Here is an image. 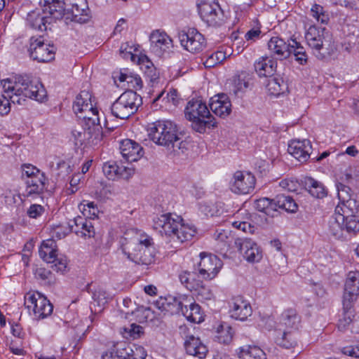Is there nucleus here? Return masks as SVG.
Wrapping results in <instances>:
<instances>
[{"label": "nucleus", "mask_w": 359, "mask_h": 359, "mask_svg": "<svg viewBox=\"0 0 359 359\" xmlns=\"http://www.w3.org/2000/svg\"><path fill=\"white\" fill-rule=\"evenodd\" d=\"M4 94H0V115L8 114L11 104L25 105L27 98L43 102L47 92L38 80L27 75H15L1 81Z\"/></svg>", "instance_id": "f257e3e1"}, {"label": "nucleus", "mask_w": 359, "mask_h": 359, "mask_svg": "<svg viewBox=\"0 0 359 359\" xmlns=\"http://www.w3.org/2000/svg\"><path fill=\"white\" fill-rule=\"evenodd\" d=\"M122 250L136 264L148 266L154 262V243L153 238L147 234L136 233L131 237H124Z\"/></svg>", "instance_id": "f03ea898"}, {"label": "nucleus", "mask_w": 359, "mask_h": 359, "mask_svg": "<svg viewBox=\"0 0 359 359\" xmlns=\"http://www.w3.org/2000/svg\"><path fill=\"white\" fill-rule=\"evenodd\" d=\"M181 217L171 213L163 214L154 218V228L170 241L182 243L192 239L196 231L194 226L182 223Z\"/></svg>", "instance_id": "7ed1b4c3"}, {"label": "nucleus", "mask_w": 359, "mask_h": 359, "mask_svg": "<svg viewBox=\"0 0 359 359\" xmlns=\"http://www.w3.org/2000/svg\"><path fill=\"white\" fill-rule=\"evenodd\" d=\"M305 38L308 46L318 60H325L333 55L337 51L332 35L325 27L310 26Z\"/></svg>", "instance_id": "20e7f679"}, {"label": "nucleus", "mask_w": 359, "mask_h": 359, "mask_svg": "<svg viewBox=\"0 0 359 359\" xmlns=\"http://www.w3.org/2000/svg\"><path fill=\"white\" fill-rule=\"evenodd\" d=\"M185 117L191 122L192 128L204 133L207 128L217 126L215 118L211 115L206 104L201 100H191L188 102L184 109Z\"/></svg>", "instance_id": "39448f33"}, {"label": "nucleus", "mask_w": 359, "mask_h": 359, "mask_svg": "<svg viewBox=\"0 0 359 359\" xmlns=\"http://www.w3.org/2000/svg\"><path fill=\"white\" fill-rule=\"evenodd\" d=\"M147 130L149 137L154 143L168 149L173 147V142L176 141L178 135L176 124L167 120L157 121L151 123Z\"/></svg>", "instance_id": "423d86ee"}, {"label": "nucleus", "mask_w": 359, "mask_h": 359, "mask_svg": "<svg viewBox=\"0 0 359 359\" xmlns=\"http://www.w3.org/2000/svg\"><path fill=\"white\" fill-rule=\"evenodd\" d=\"M92 95L88 90H81L73 104V110L85 126L95 127L100 126L97 109L91 102Z\"/></svg>", "instance_id": "0eeeda50"}, {"label": "nucleus", "mask_w": 359, "mask_h": 359, "mask_svg": "<svg viewBox=\"0 0 359 359\" xmlns=\"http://www.w3.org/2000/svg\"><path fill=\"white\" fill-rule=\"evenodd\" d=\"M142 97L132 90L123 93L110 107L111 114L118 118L127 119L137 112L142 104Z\"/></svg>", "instance_id": "6e6552de"}, {"label": "nucleus", "mask_w": 359, "mask_h": 359, "mask_svg": "<svg viewBox=\"0 0 359 359\" xmlns=\"http://www.w3.org/2000/svg\"><path fill=\"white\" fill-rule=\"evenodd\" d=\"M359 295V271H350L348 273L343 295V319L341 320L339 327L344 328V325L350 322L351 307L357 300Z\"/></svg>", "instance_id": "1a4fd4ad"}, {"label": "nucleus", "mask_w": 359, "mask_h": 359, "mask_svg": "<svg viewBox=\"0 0 359 359\" xmlns=\"http://www.w3.org/2000/svg\"><path fill=\"white\" fill-rule=\"evenodd\" d=\"M25 306L33 312L34 319L39 320L50 316L53 306L50 301L39 292H29L25 295Z\"/></svg>", "instance_id": "9d476101"}, {"label": "nucleus", "mask_w": 359, "mask_h": 359, "mask_svg": "<svg viewBox=\"0 0 359 359\" xmlns=\"http://www.w3.org/2000/svg\"><path fill=\"white\" fill-rule=\"evenodd\" d=\"M345 217L359 216V201L353 196L352 198L339 203L334 210V214L330 217V224L332 231L340 235L341 229L339 224Z\"/></svg>", "instance_id": "9b49d317"}, {"label": "nucleus", "mask_w": 359, "mask_h": 359, "mask_svg": "<svg viewBox=\"0 0 359 359\" xmlns=\"http://www.w3.org/2000/svg\"><path fill=\"white\" fill-rule=\"evenodd\" d=\"M56 48L53 44L45 43L43 36L32 37L29 52L33 60L39 62H48L55 58Z\"/></svg>", "instance_id": "f8f14e48"}, {"label": "nucleus", "mask_w": 359, "mask_h": 359, "mask_svg": "<svg viewBox=\"0 0 359 359\" xmlns=\"http://www.w3.org/2000/svg\"><path fill=\"white\" fill-rule=\"evenodd\" d=\"M201 260L198 263V273L205 280H212L222 267V262L216 255L200 253Z\"/></svg>", "instance_id": "ddd939ff"}, {"label": "nucleus", "mask_w": 359, "mask_h": 359, "mask_svg": "<svg viewBox=\"0 0 359 359\" xmlns=\"http://www.w3.org/2000/svg\"><path fill=\"white\" fill-rule=\"evenodd\" d=\"M199 13L208 26L219 27L225 22L224 12L217 2L203 3L199 7Z\"/></svg>", "instance_id": "4468645a"}, {"label": "nucleus", "mask_w": 359, "mask_h": 359, "mask_svg": "<svg viewBox=\"0 0 359 359\" xmlns=\"http://www.w3.org/2000/svg\"><path fill=\"white\" fill-rule=\"evenodd\" d=\"M181 45L191 53H198L203 50L205 45L204 36L195 28L184 29L179 33Z\"/></svg>", "instance_id": "2eb2a0df"}, {"label": "nucleus", "mask_w": 359, "mask_h": 359, "mask_svg": "<svg viewBox=\"0 0 359 359\" xmlns=\"http://www.w3.org/2000/svg\"><path fill=\"white\" fill-rule=\"evenodd\" d=\"M255 182V177L250 172L236 171L231 180L230 189L237 194H248L254 190Z\"/></svg>", "instance_id": "dca6fc26"}, {"label": "nucleus", "mask_w": 359, "mask_h": 359, "mask_svg": "<svg viewBox=\"0 0 359 359\" xmlns=\"http://www.w3.org/2000/svg\"><path fill=\"white\" fill-rule=\"evenodd\" d=\"M243 258L250 263L259 262L262 258L260 247L250 238H238L234 241Z\"/></svg>", "instance_id": "f3484780"}, {"label": "nucleus", "mask_w": 359, "mask_h": 359, "mask_svg": "<svg viewBox=\"0 0 359 359\" xmlns=\"http://www.w3.org/2000/svg\"><path fill=\"white\" fill-rule=\"evenodd\" d=\"M72 135L76 145H96L102 139L101 126H83L81 130H74Z\"/></svg>", "instance_id": "a211bd4d"}, {"label": "nucleus", "mask_w": 359, "mask_h": 359, "mask_svg": "<svg viewBox=\"0 0 359 359\" xmlns=\"http://www.w3.org/2000/svg\"><path fill=\"white\" fill-rule=\"evenodd\" d=\"M186 300L187 298L184 297H161L154 302V305L161 312H163L165 315H175L180 313L182 315L184 306V301Z\"/></svg>", "instance_id": "6ab92c4d"}, {"label": "nucleus", "mask_w": 359, "mask_h": 359, "mask_svg": "<svg viewBox=\"0 0 359 359\" xmlns=\"http://www.w3.org/2000/svg\"><path fill=\"white\" fill-rule=\"evenodd\" d=\"M312 150L310 140H293L288 144V152L299 162L304 163L309 158Z\"/></svg>", "instance_id": "aec40b11"}, {"label": "nucleus", "mask_w": 359, "mask_h": 359, "mask_svg": "<svg viewBox=\"0 0 359 359\" xmlns=\"http://www.w3.org/2000/svg\"><path fill=\"white\" fill-rule=\"evenodd\" d=\"M229 312L233 318L244 321L252 315V309L249 302L238 296L233 298Z\"/></svg>", "instance_id": "412c9836"}, {"label": "nucleus", "mask_w": 359, "mask_h": 359, "mask_svg": "<svg viewBox=\"0 0 359 359\" xmlns=\"http://www.w3.org/2000/svg\"><path fill=\"white\" fill-rule=\"evenodd\" d=\"M151 50L158 56H161L172 46V41L165 32L154 31L150 35Z\"/></svg>", "instance_id": "4be33fe9"}, {"label": "nucleus", "mask_w": 359, "mask_h": 359, "mask_svg": "<svg viewBox=\"0 0 359 359\" xmlns=\"http://www.w3.org/2000/svg\"><path fill=\"white\" fill-rule=\"evenodd\" d=\"M291 42L287 43L283 39L275 36L268 42V49L276 60H283L290 56Z\"/></svg>", "instance_id": "5701e85b"}, {"label": "nucleus", "mask_w": 359, "mask_h": 359, "mask_svg": "<svg viewBox=\"0 0 359 359\" xmlns=\"http://www.w3.org/2000/svg\"><path fill=\"white\" fill-rule=\"evenodd\" d=\"M119 149L123 157L128 162L137 161L143 156V148L129 139L122 140Z\"/></svg>", "instance_id": "b1692460"}, {"label": "nucleus", "mask_w": 359, "mask_h": 359, "mask_svg": "<svg viewBox=\"0 0 359 359\" xmlns=\"http://www.w3.org/2000/svg\"><path fill=\"white\" fill-rule=\"evenodd\" d=\"M210 108L215 115L224 118L231 112V103L226 94H218L211 98Z\"/></svg>", "instance_id": "393cba45"}, {"label": "nucleus", "mask_w": 359, "mask_h": 359, "mask_svg": "<svg viewBox=\"0 0 359 359\" xmlns=\"http://www.w3.org/2000/svg\"><path fill=\"white\" fill-rule=\"evenodd\" d=\"M72 232L81 237L91 238L95 235L93 225L90 219L82 217H77L69 222Z\"/></svg>", "instance_id": "a878e982"}, {"label": "nucleus", "mask_w": 359, "mask_h": 359, "mask_svg": "<svg viewBox=\"0 0 359 359\" xmlns=\"http://www.w3.org/2000/svg\"><path fill=\"white\" fill-rule=\"evenodd\" d=\"M359 216H349L345 217L342 222H340L339 224V228L341 229L340 235H337L335 233V231H332V228L330 224V218L328 221V231L329 233L337 239H341L344 238V232H347L348 233H356L359 231V219H358Z\"/></svg>", "instance_id": "bb28decb"}, {"label": "nucleus", "mask_w": 359, "mask_h": 359, "mask_svg": "<svg viewBox=\"0 0 359 359\" xmlns=\"http://www.w3.org/2000/svg\"><path fill=\"white\" fill-rule=\"evenodd\" d=\"M184 347L188 354L199 359L204 358L208 353L206 346L198 337H195L193 335L187 337L184 341Z\"/></svg>", "instance_id": "cd10ccee"}, {"label": "nucleus", "mask_w": 359, "mask_h": 359, "mask_svg": "<svg viewBox=\"0 0 359 359\" xmlns=\"http://www.w3.org/2000/svg\"><path fill=\"white\" fill-rule=\"evenodd\" d=\"M254 67L259 76L271 77L276 72L277 62L269 56H262L255 61Z\"/></svg>", "instance_id": "c85d7f7f"}, {"label": "nucleus", "mask_w": 359, "mask_h": 359, "mask_svg": "<svg viewBox=\"0 0 359 359\" xmlns=\"http://www.w3.org/2000/svg\"><path fill=\"white\" fill-rule=\"evenodd\" d=\"M27 22L30 27L39 31L46 30V25L52 23L48 16L44 14L43 12L41 13L39 10L29 13L27 17Z\"/></svg>", "instance_id": "c756f323"}, {"label": "nucleus", "mask_w": 359, "mask_h": 359, "mask_svg": "<svg viewBox=\"0 0 359 359\" xmlns=\"http://www.w3.org/2000/svg\"><path fill=\"white\" fill-rule=\"evenodd\" d=\"M46 177L44 173H39L26 180V194L27 196L39 195L46 189Z\"/></svg>", "instance_id": "7c9ffc66"}, {"label": "nucleus", "mask_w": 359, "mask_h": 359, "mask_svg": "<svg viewBox=\"0 0 359 359\" xmlns=\"http://www.w3.org/2000/svg\"><path fill=\"white\" fill-rule=\"evenodd\" d=\"M298 332L294 331L280 330L276 331V344L285 348H290L294 347L297 344Z\"/></svg>", "instance_id": "2f4dec72"}, {"label": "nucleus", "mask_w": 359, "mask_h": 359, "mask_svg": "<svg viewBox=\"0 0 359 359\" xmlns=\"http://www.w3.org/2000/svg\"><path fill=\"white\" fill-rule=\"evenodd\" d=\"M250 76L245 72H241L235 76L229 86V90L235 95L239 93H243L249 87Z\"/></svg>", "instance_id": "473e14b6"}, {"label": "nucleus", "mask_w": 359, "mask_h": 359, "mask_svg": "<svg viewBox=\"0 0 359 359\" xmlns=\"http://www.w3.org/2000/svg\"><path fill=\"white\" fill-rule=\"evenodd\" d=\"M238 355L241 359H266L264 351L257 346L246 345L241 347Z\"/></svg>", "instance_id": "72a5a7b5"}, {"label": "nucleus", "mask_w": 359, "mask_h": 359, "mask_svg": "<svg viewBox=\"0 0 359 359\" xmlns=\"http://www.w3.org/2000/svg\"><path fill=\"white\" fill-rule=\"evenodd\" d=\"M182 315L187 319V320L194 323H200L204 320L201 308L195 302L190 303L189 308L187 307V305L184 304Z\"/></svg>", "instance_id": "f704fd0d"}, {"label": "nucleus", "mask_w": 359, "mask_h": 359, "mask_svg": "<svg viewBox=\"0 0 359 359\" xmlns=\"http://www.w3.org/2000/svg\"><path fill=\"white\" fill-rule=\"evenodd\" d=\"M65 11L64 0H57L56 3L43 8V13L48 16L52 22L56 20L62 19L65 15Z\"/></svg>", "instance_id": "c9c22d12"}, {"label": "nucleus", "mask_w": 359, "mask_h": 359, "mask_svg": "<svg viewBox=\"0 0 359 359\" xmlns=\"http://www.w3.org/2000/svg\"><path fill=\"white\" fill-rule=\"evenodd\" d=\"M266 89L271 95L279 96L287 91V85L282 78L272 76L268 79Z\"/></svg>", "instance_id": "e433bc0d"}, {"label": "nucleus", "mask_w": 359, "mask_h": 359, "mask_svg": "<svg viewBox=\"0 0 359 359\" xmlns=\"http://www.w3.org/2000/svg\"><path fill=\"white\" fill-rule=\"evenodd\" d=\"M275 209L279 208L285 210L288 212H296L298 205L294 199L290 196L284 194H278L274 198Z\"/></svg>", "instance_id": "4c0bfd02"}, {"label": "nucleus", "mask_w": 359, "mask_h": 359, "mask_svg": "<svg viewBox=\"0 0 359 359\" xmlns=\"http://www.w3.org/2000/svg\"><path fill=\"white\" fill-rule=\"evenodd\" d=\"M139 63L141 65V68L144 69L145 75L149 79L151 82L155 83L158 80L159 72L147 56H141L139 58Z\"/></svg>", "instance_id": "58836bf2"}, {"label": "nucleus", "mask_w": 359, "mask_h": 359, "mask_svg": "<svg viewBox=\"0 0 359 359\" xmlns=\"http://www.w3.org/2000/svg\"><path fill=\"white\" fill-rule=\"evenodd\" d=\"M283 323L291 331L297 332L300 326V316L297 315L295 310L288 309L285 311L281 317Z\"/></svg>", "instance_id": "ea45409f"}, {"label": "nucleus", "mask_w": 359, "mask_h": 359, "mask_svg": "<svg viewBox=\"0 0 359 359\" xmlns=\"http://www.w3.org/2000/svg\"><path fill=\"white\" fill-rule=\"evenodd\" d=\"M305 185L311 195L316 198H323L327 196V190L324 185L312 177L306 180Z\"/></svg>", "instance_id": "a19ab883"}, {"label": "nucleus", "mask_w": 359, "mask_h": 359, "mask_svg": "<svg viewBox=\"0 0 359 359\" xmlns=\"http://www.w3.org/2000/svg\"><path fill=\"white\" fill-rule=\"evenodd\" d=\"M217 338L219 343L224 344H229L234 334L232 327L225 322L221 323L217 327Z\"/></svg>", "instance_id": "79ce46f5"}, {"label": "nucleus", "mask_w": 359, "mask_h": 359, "mask_svg": "<svg viewBox=\"0 0 359 359\" xmlns=\"http://www.w3.org/2000/svg\"><path fill=\"white\" fill-rule=\"evenodd\" d=\"M197 274L194 272L184 271L180 273L179 279L181 283L189 290L192 292L201 282L196 279Z\"/></svg>", "instance_id": "37998d69"}, {"label": "nucleus", "mask_w": 359, "mask_h": 359, "mask_svg": "<svg viewBox=\"0 0 359 359\" xmlns=\"http://www.w3.org/2000/svg\"><path fill=\"white\" fill-rule=\"evenodd\" d=\"M290 55L292 53L295 60L300 65H305L307 62L308 57L305 49L296 40H292L290 46Z\"/></svg>", "instance_id": "c03bdc74"}, {"label": "nucleus", "mask_w": 359, "mask_h": 359, "mask_svg": "<svg viewBox=\"0 0 359 359\" xmlns=\"http://www.w3.org/2000/svg\"><path fill=\"white\" fill-rule=\"evenodd\" d=\"M71 11L73 20L75 22L85 23L90 18L88 10L85 6L81 7L79 4H73Z\"/></svg>", "instance_id": "a18cd8bd"}, {"label": "nucleus", "mask_w": 359, "mask_h": 359, "mask_svg": "<svg viewBox=\"0 0 359 359\" xmlns=\"http://www.w3.org/2000/svg\"><path fill=\"white\" fill-rule=\"evenodd\" d=\"M121 346H123L122 349L126 351V353H130V356L127 358L145 359L147 357V352L142 346H135V349H133L130 346L126 343L121 344Z\"/></svg>", "instance_id": "49530a36"}, {"label": "nucleus", "mask_w": 359, "mask_h": 359, "mask_svg": "<svg viewBox=\"0 0 359 359\" xmlns=\"http://www.w3.org/2000/svg\"><path fill=\"white\" fill-rule=\"evenodd\" d=\"M226 59V54L222 51H216L208 55L203 65L206 68H211L220 64Z\"/></svg>", "instance_id": "de8ad7c7"}, {"label": "nucleus", "mask_w": 359, "mask_h": 359, "mask_svg": "<svg viewBox=\"0 0 359 359\" xmlns=\"http://www.w3.org/2000/svg\"><path fill=\"white\" fill-rule=\"evenodd\" d=\"M255 208L258 211L264 212L268 215L270 210H275L274 198L272 200L268 198L257 199L255 202Z\"/></svg>", "instance_id": "09e8293b"}, {"label": "nucleus", "mask_w": 359, "mask_h": 359, "mask_svg": "<svg viewBox=\"0 0 359 359\" xmlns=\"http://www.w3.org/2000/svg\"><path fill=\"white\" fill-rule=\"evenodd\" d=\"M336 186L337 195L339 200V203H341L342 202H344L345 201L354 196V194L349 187L340 182L337 183Z\"/></svg>", "instance_id": "8fccbe9b"}, {"label": "nucleus", "mask_w": 359, "mask_h": 359, "mask_svg": "<svg viewBox=\"0 0 359 359\" xmlns=\"http://www.w3.org/2000/svg\"><path fill=\"white\" fill-rule=\"evenodd\" d=\"M142 333H143L142 327L135 323L130 324L129 327H124L122 331V334L126 338L137 339L140 337Z\"/></svg>", "instance_id": "3c124183"}, {"label": "nucleus", "mask_w": 359, "mask_h": 359, "mask_svg": "<svg viewBox=\"0 0 359 359\" xmlns=\"http://www.w3.org/2000/svg\"><path fill=\"white\" fill-rule=\"evenodd\" d=\"M118 165L116 161H109L104 163L102 170L109 180H115L117 177Z\"/></svg>", "instance_id": "603ef678"}, {"label": "nucleus", "mask_w": 359, "mask_h": 359, "mask_svg": "<svg viewBox=\"0 0 359 359\" xmlns=\"http://www.w3.org/2000/svg\"><path fill=\"white\" fill-rule=\"evenodd\" d=\"M353 307H351V316L350 317V322H347L346 325H344V328L339 327V324L341 320L343 319V317L339 319L338 323V329L344 332L345 331L348 326L351 324V332L354 333H359V313L356 314H353Z\"/></svg>", "instance_id": "864d4df0"}, {"label": "nucleus", "mask_w": 359, "mask_h": 359, "mask_svg": "<svg viewBox=\"0 0 359 359\" xmlns=\"http://www.w3.org/2000/svg\"><path fill=\"white\" fill-rule=\"evenodd\" d=\"M311 12L312 13V16L317 20V21L320 22L323 24H325L329 20V17L323 6L318 4H314L311 9Z\"/></svg>", "instance_id": "5fc2aeb1"}, {"label": "nucleus", "mask_w": 359, "mask_h": 359, "mask_svg": "<svg viewBox=\"0 0 359 359\" xmlns=\"http://www.w3.org/2000/svg\"><path fill=\"white\" fill-rule=\"evenodd\" d=\"M214 237L217 241L218 245H220L221 250L227 248L231 241V238L229 236V232L225 230L217 231L214 234Z\"/></svg>", "instance_id": "6e6d98bb"}, {"label": "nucleus", "mask_w": 359, "mask_h": 359, "mask_svg": "<svg viewBox=\"0 0 359 359\" xmlns=\"http://www.w3.org/2000/svg\"><path fill=\"white\" fill-rule=\"evenodd\" d=\"M192 292H194L197 298L201 300L211 299L213 296L211 290L203 285L201 281L198 285V287H196Z\"/></svg>", "instance_id": "4d7b16f0"}, {"label": "nucleus", "mask_w": 359, "mask_h": 359, "mask_svg": "<svg viewBox=\"0 0 359 359\" xmlns=\"http://www.w3.org/2000/svg\"><path fill=\"white\" fill-rule=\"evenodd\" d=\"M39 255L47 263L53 264L57 260V250L55 249H40Z\"/></svg>", "instance_id": "13d9d810"}, {"label": "nucleus", "mask_w": 359, "mask_h": 359, "mask_svg": "<svg viewBox=\"0 0 359 359\" xmlns=\"http://www.w3.org/2000/svg\"><path fill=\"white\" fill-rule=\"evenodd\" d=\"M173 143V147H170L169 150L177 155L184 154L188 149V142L181 140L178 135L176 141Z\"/></svg>", "instance_id": "bf43d9fd"}, {"label": "nucleus", "mask_w": 359, "mask_h": 359, "mask_svg": "<svg viewBox=\"0 0 359 359\" xmlns=\"http://www.w3.org/2000/svg\"><path fill=\"white\" fill-rule=\"evenodd\" d=\"M121 349H117L115 352L114 349L107 351L102 355V359H126L130 356V353H122Z\"/></svg>", "instance_id": "052dcab7"}, {"label": "nucleus", "mask_w": 359, "mask_h": 359, "mask_svg": "<svg viewBox=\"0 0 359 359\" xmlns=\"http://www.w3.org/2000/svg\"><path fill=\"white\" fill-rule=\"evenodd\" d=\"M39 173H43L39 169L31 164H24L22 165V176H26L27 179L32 178Z\"/></svg>", "instance_id": "680f3d73"}, {"label": "nucleus", "mask_w": 359, "mask_h": 359, "mask_svg": "<svg viewBox=\"0 0 359 359\" xmlns=\"http://www.w3.org/2000/svg\"><path fill=\"white\" fill-rule=\"evenodd\" d=\"M83 206V214L88 217H96L98 212L97 208L94 202H87L86 203H81L80 207Z\"/></svg>", "instance_id": "e2e57ef3"}, {"label": "nucleus", "mask_w": 359, "mask_h": 359, "mask_svg": "<svg viewBox=\"0 0 359 359\" xmlns=\"http://www.w3.org/2000/svg\"><path fill=\"white\" fill-rule=\"evenodd\" d=\"M43 212L44 208L42 205L38 204H32L28 208L27 214L30 218L36 219L37 217L42 215Z\"/></svg>", "instance_id": "0e129e2a"}, {"label": "nucleus", "mask_w": 359, "mask_h": 359, "mask_svg": "<svg viewBox=\"0 0 359 359\" xmlns=\"http://www.w3.org/2000/svg\"><path fill=\"white\" fill-rule=\"evenodd\" d=\"M67 266V259L64 257L57 258L55 263H53L51 268L57 272L64 273Z\"/></svg>", "instance_id": "69168bd1"}, {"label": "nucleus", "mask_w": 359, "mask_h": 359, "mask_svg": "<svg viewBox=\"0 0 359 359\" xmlns=\"http://www.w3.org/2000/svg\"><path fill=\"white\" fill-rule=\"evenodd\" d=\"M117 172L116 178L127 180L134 174V170L130 168H128L123 165H118Z\"/></svg>", "instance_id": "338daca9"}, {"label": "nucleus", "mask_w": 359, "mask_h": 359, "mask_svg": "<svg viewBox=\"0 0 359 359\" xmlns=\"http://www.w3.org/2000/svg\"><path fill=\"white\" fill-rule=\"evenodd\" d=\"M232 226L243 232L252 233L254 231V226L247 222L235 221L232 223Z\"/></svg>", "instance_id": "774afa93"}]
</instances>
